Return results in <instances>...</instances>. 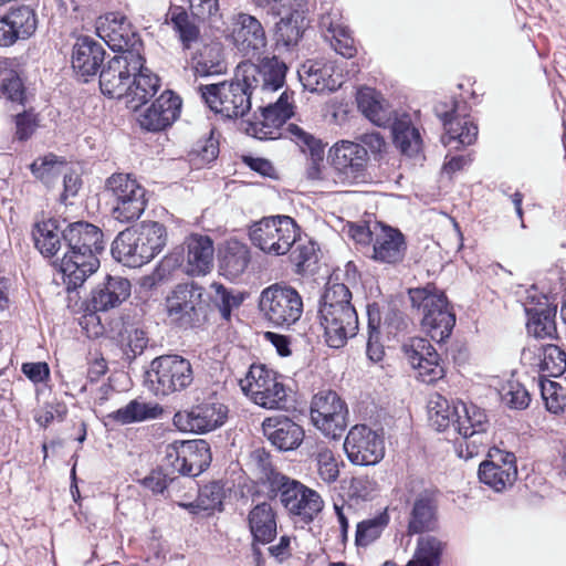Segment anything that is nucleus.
Instances as JSON below:
<instances>
[{
	"label": "nucleus",
	"instance_id": "obj_1",
	"mask_svg": "<svg viewBox=\"0 0 566 566\" xmlns=\"http://www.w3.org/2000/svg\"><path fill=\"white\" fill-rule=\"evenodd\" d=\"M286 65L276 57L260 64L240 63L234 77L218 84L200 85L198 91L207 106L224 118L243 117L251 108L252 95L275 92L283 86Z\"/></svg>",
	"mask_w": 566,
	"mask_h": 566
},
{
	"label": "nucleus",
	"instance_id": "obj_2",
	"mask_svg": "<svg viewBox=\"0 0 566 566\" xmlns=\"http://www.w3.org/2000/svg\"><path fill=\"white\" fill-rule=\"evenodd\" d=\"M350 301L352 293L343 283H328L322 295L318 318L332 348L345 346L357 334L358 316Z\"/></svg>",
	"mask_w": 566,
	"mask_h": 566
},
{
	"label": "nucleus",
	"instance_id": "obj_3",
	"mask_svg": "<svg viewBox=\"0 0 566 566\" xmlns=\"http://www.w3.org/2000/svg\"><path fill=\"white\" fill-rule=\"evenodd\" d=\"M167 243V231L157 221L142 222L137 227L123 230L112 245L113 256L130 268L150 262Z\"/></svg>",
	"mask_w": 566,
	"mask_h": 566
},
{
	"label": "nucleus",
	"instance_id": "obj_4",
	"mask_svg": "<svg viewBox=\"0 0 566 566\" xmlns=\"http://www.w3.org/2000/svg\"><path fill=\"white\" fill-rule=\"evenodd\" d=\"M428 417L432 428L446 431L450 427L464 439L478 438L485 431L486 416L474 405L462 401L450 402L440 394H433L428 401Z\"/></svg>",
	"mask_w": 566,
	"mask_h": 566
},
{
	"label": "nucleus",
	"instance_id": "obj_5",
	"mask_svg": "<svg viewBox=\"0 0 566 566\" xmlns=\"http://www.w3.org/2000/svg\"><path fill=\"white\" fill-rule=\"evenodd\" d=\"M412 308L422 316V329L436 342L448 338L455 324V315L449 307L444 293L434 285L410 289Z\"/></svg>",
	"mask_w": 566,
	"mask_h": 566
},
{
	"label": "nucleus",
	"instance_id": "obj_6",
	"mask_svg": "<svg viewBox=\"0 0 566 566\" xmlns=\"http://www.w3.org/2000/svg\"><path fill=\"white\" fill-rule=\"evenodd\" d=\"M191 363L179 355H161L151 360L146 371L148 389L157 397L181 392L193 382Z\"/></svg>",
	"mask_w": 566,
	"mask_h": 566
},
{
	"label": "nucleus",
	"instance_id": "obj_7",
	"mask_svg": "<svg viewBox=\"0 0 566 566\" xmlns=\"http://www.w3.org/2000/svg\"><path fill=\"white\" fill-rule=\"evenodd\" d=\"M105 192L112 199L113 218L123 223L139 219L147 206L145 188L128 174L108 177Z\"/></svg>",
	"mask_w": 566,
	"mask_h": 566
},
{
	"label": "nucleus",
	"instance_id": "obj_8",
	"mask_svg": "<svg viewBox=\"0 0 566 566\" xmlns=\"http://www.w3.org/2000/svg\"><path fill=\"white\" fill-rule=\"evenodd\" d=\"M250 240L266 254L284 255L300 237V228L289 216L263 218L250 228Z\"/></svg>",
	"mask_w": 566,
	"mask_h": 566
},
{
	"label": "nucleus",
	"instance_id": "obj_9",
	"mask_svg": "<svg viewBox=\"0 0 566 566\" xmlns=\"http://www.w3.org/2000/svg\"><path fill=\"white\" fill-rule=\"evenodd\" d=\"M243 394L265 409H283L287 402V389L281 377L264 365H251L239 380Z\"/></svg>",
	"mask_w": 566,
	"mask_h": 566
},
{
	"label": "nucleus",
	"instance_id": "obj_10",
	"mask_svg": "<svg viewBox=\"0 0 566 566\" xmlns=\"http://www.w3.org/2000/svg\"><path fill=\"white\" fill-rule=\"evenodd\" d=\"M259 306L264 318L274 327L289 328L303 314L302 296L295 289L283 284L264 289Z\"/></svg>",
	"mask_w": 566,
	"mask_h": 566
},
{
	"label": "nucleus",
	"instance_id": "obj_11",
	"mask_svg": "<svg viewBox=\"0 0 566 566\" xmlns=\"http://www.w3.org/2000/svg\"><path fill=\"white\" fill-rule=\"evenodd\" d=\"M515 295L527 316L528 334L542 339L556 337L557 305L551 303L548 296L539 292L535 285L530 287L520 285Z\"/></svg>",
	"mask_w": 566,
	"mask_h": 566
},
{
	"label": "nucleus",
	"instance_id": "obj_12",
	"mask_svg": "<svg viewBox=\"0 0 566 566\" xmlns=\"http://www.w3.org/2000/svg\"><path fill=\"white\" fill-rule=\"evenodd\" d=\"M277 486L282 505L296 522L308 524L322 512V496L302 482L281 475L277 479Z\"/></svg>",
	"mask_w": 566,
	"mask_h": 566
},
{
	"label": "nucleus",
	"instance_id": "obj_13",
	"mask_svg": "<svg viewBox=\"0 0 566 566\" xmlns=\"http://www.w3.org/2000/svg\"><path fill=\"white\" fill-rule=\"evenodd\" d=\"M142 67L139 51H128L115 55L102 69L99 74L101 92L111 98H124L127 102L130 77Z\"/></svg>",
	"mask_w": 566,
	"mask_h": 566
},
{
	"label": "nucleus",
	"instance_id": "obj_14",
	"mask_svg": "<svg viewBox=\"0 0 566 566\" xmlns=\"http://www.w3.org/2000/svg\"><path fill=\"white\" fill-rule=\"evenodd\" d=\"M328 159L332 165L333 182L347 186L364 178L368 153L357 143L342 140L329 149Z\"/></svg>",
	"mask_w": 566,
	"mask_h": 566
},
{
	"label": "nucleus",
	"instance_id": "obj_15",
	"mask_svg": "<svg viewBox=\"0 0 566 566\" xmlns=\"http://www.w3.org/2000/svg\"><path fill=\"white\" fill-rule=\"evenodd\" d=\"M348 409L345 401L333 390L317 392L311 403L313 424L326 437L339 438L347 427Z\"/></svg>",
	"mask_w": 566,
	"mask_h": 566
},
{
	"label": "nucleus",
	"instance_id": "obj_16",
	"mask_svg": "<svg viewBox=\"0 0 566 566\" xmlns=\"http://www.w3.org/2000/svg\"><path fill=\"white\" fill-rule=\"evenodd\" d=\"M203 287L195 282L177 284L166 297V314L171 324L188 328L199 321Z\"/></svg>",
	"mask_w": 566,
	"mask_h": 566
},
{
	"label": "nucleus",
	"instance_id": "obj_17",
	"mask_svg": "<svg viewBox=\"0 0 566 566\" xmlns=\"http://www.w3.org/2000/svg\"><path fill=\"white\" fill-rule=\"evenodd\" d=\"M210 447L205 440L174 441L166 448V460L176 472L197 476L211 462Z\"/></svg>",
	"mask_w": 566,
	"mask_h": 566
},
{
	"label": "nucleus",
	"instance_id": "obj_18",
	"mask_svg": "<svg viewBox=\"0 0 566 566\" xmlns=\"http://www.w3.org/2000/svg\"><path fill=\"white\" fill-rule=\"evenodd\" d=\"M227 418L226 405L216 400H206L190 410L176 412L172 422L181 431L206 433L223 426Z\"/></svg>",
	"mask_w": 566,
	"mask_h": 566
},
{
	"label": "nucleus",
	"instance_id": "obj_19",
	"mask_svg": "<svg viewBox=\"0 0 566 566\" xmlns=\"http://www.w3.org/2000/svg\"><path fill=\"white\" fill-rule=\"evenodd\" d=\"M344 450L356 465H374L385 455L384 439L365 424L354 426L346 436Z\"/></svg>",
	"mask_w": 566,
	"mask_h": 566
},
{
	"label": "nucleus",
	"instance_id": "obj_20",
	"mask_svg": "<svg viewBox=\"0 0 566 566\" xmlns=\"http://www.w3.org/2000/svg\"><path fill=\"white\" fill-rule=\"evenodd\" d=\"M96 34L113 50L120 53L139 51L142 42L129 20L119 12L97 18Z\"/></svg>",
	"mask_w": 566,
	"mask_h": 566
},
{
	"label": "nucleus",
	"instance_id": "obj_21",
	"mask_svg": "<svg viewBox=\"0 0 566 566\" xmlns=\"http://www.w3.org/2000/svg\"><path fill=\"white\" fill-rule=\"evenodd\" d=\"M293 95L284 91L274 104L263 107L260 117L248 123L247 134L261 140L281 137V127L293 115Z\"/></svg>",
	"mask_w": 566,
	"mask_h": 566
},
{
	"label": "nucleus",
	"instance_id": "obj_22",
	"mask_svg": "<svg viewBox=\"0 0 566 566\" xmlns=\"http://www.w3.org/2000/svg\"><path fill=\"white\" fill-rule=\"evenodd\" d=\"M402 352L421 381L431 384L443 377L444 369L440 356L426 338H410L402 345Z\"/></svg>",
	"mask_w": 566,
	"mask_h": 566
},
{
	"label": "nucleus",
	"instance_id": "obj_23",
	"mask_svg": "<svg viewBox=\"0 0 566 566\" xmlns=\"http://www.w3.org/2000/svg\"><path fill=\"white\" fill-rule=\"evenodd\" d=\"M232 39L237 49L245 56L260 59L266 52L265 30L251 14L240 12L234 15Z\"/></svg>",
	"mask_w": 566,
	"mask_h": 566
},
{
	"label": "nucleus",
	"instance_id": "obj_24",
	"mask_svg": "<svg viewBox=\"0 0 566 566\" xmlns=\"http://www.w3.org/2000/svg\"><path fill=\"white\" fill-rule=\"evenodd\" d=\"M180 109L181 98L167 90L150 106L139 112L137 120L143 129L159 132L179 117Z\"/></svg>",
	"mask_w": 566,
	"mask_h": 566
},
{
	"label": "nucleus",
	"instance_id": "obj_25",
	"mask_svg": "<svg viewBox=\"0 0 566 566\" xmlns=\"http://www.w3.org/2000/svg\"><path fill=\"white\" fill-rule=\"evenodd\" d=\"M405 235L392 227L380 222L374 223V242L370 258L382 264L400 263L406 254Z\"/></svg>",
	"mask_w": 566,
	"mask_h": 566
},
{
	"label": "nucleus",
	"instance_id": "obj_26",
	"mask_svg": "<svg viewBox=\"0 0 566 566\" xmlns=\"http://www.w3.org/2000/svg\"><path fill=\"white\" fill-rule=\"evenodd\" d=\"M298 77L304 88L316 93L334 92L343 84L335 64L326 60L306 61L298 70Z\"/></svg>",
	"mask_w": 566,
	"mask_h": 566
},
{
	"label": "nucleus",
	"instance_id": "obj_27",
	"mask_svg": "<svg viewBox=\"0 0 566 566\" xmlns=\"http://www.w3.org/2000/svg\"><path fill=\"white\" fill-rule=\"evenodd\" d=\"M60 271L67 290H76L97 271L99 260L97 254L65 249L60 262Z\"/></svg>",
	"mask_w": 566,
	"mask_h": 566
},
{
	"label": "nucleus",
	"instance_id": "obj_28",
	"mask_svg": "<svg viewBox=\"0 0 566 566\" xmlns=\"http://www.w3.org/2000/svg\"><path fill=\"white\" fill-rule=\"evenodd\" d=\"M454 117L446 120V133L441 137L442 144L450 149L472 145L478 137V126L467 113V104H452Z\"/></svg>",
	"mask_w": 566,
	"mask_h": 566
},
{
	"label": "nucleus",
	"instance_id": "obj_29",
	"mask_svg": "<svg viewBox=\"0 0 566 566\" xmlns=\"http://www.w3.org/2000/svg\"><path fill=\"white\" fill-rule=\"evenodd\" d=\"M262 430L269 441L281 451L297 449L305 436L300 424L284 416L265 418Z\"/></svg>",
	"mask_w": 566,
	"mask_h": 566
},
{
	"label": "nucleus",
	"instance_id": "obj_30",
	"mask_svg": "<svg viewBox=\"0 0 566 566\" xmlns=\"http://www.w3.org/2000/svg\"><path fill=\"white\" fill-rule=\"evenodd\" d=\"M185 273L191 276H199L206 275L211 271L214 247L210 237L198 233L190 234L185 240Z\"/></svg>",
	"mask_w": 566,
	"mask_h": 566
},
{
	"label": "nucleus",
	"instance_id": "obj_31",
	"mask_svg": "<svg viewBox=\"0 0 566 566\" xmlns=\"http://www.w3.org/2000/svg\"><path fill=\"white\" fill-rule=\"evenodd\" d=\"M103 46L90 36H81L73 46L72 67L75 73L88 82L94 76L104 61Z\"/></svg>",
	"mask_w": 566,
	"mask_h": 566
},
{
	"label": "nucleus",
	"instance_id": "obj_32",
	"mask_svg": "<svg viewBox=\"0 0 566 566\" xmlns=\"http://www.w3.org/2000/svg\"><path fill=\"white\" fill-rule=\"evenodd\" d=\"M64 249L98 254L104 250L103 232L88 222H74L63 230Z\"/></svg>",
	"mask_w": 566,
	"mask_h": 566
},
{
	"label": "nucleus",
	"instance_id": "obj_33",
	"mask_svg": "<svg viewBox=\"0 0 566 566\" xmlns=\"http://www.w3.org/2000/svg\"><path fill=\"white\" fill-rule=\"evenodd\" d=\"M130 295V282L122 276H107L106 282L93 291L91 304L94 312H105L118 306Z\"/></svg>",
	"mask_w": 566,
	"mask_h": 566
},
{
	"label": "nucleus",
	"instance_id": "obj_34",
	"mask_svg": "<svg viewBox=\"0 0 566 566\" xmlns=\"http://www.w3.org/2000/svg\"><path fill=\"white\" fill-rule=\"evenodd\" d=\"M248 525L253 537V545L268 544L276 535V515L268 502L256 504L248 515Z\"/></svg>",
	"mask_w": 566,
	"mask_h": 566
},
{
	"label": "nucleus",
	"instance_id": "obj_35",
	"mask_svg": "<svg viewBox=\"0 0 566 566\" xmlns=\"http://www.w3.org/2000/svg\"><path fill=\"white\" fill-rule=\"evenodd\" d=\"M437 526V504L433 493L426 490L415 500L408 524V532L420 534Z\"/></svg>",
	"mask_w": 566,
	"mask_h": 566
},
{
	"label": "nucleus",
	"instance_id": "obj_36",
	"mask_svg": "<svg viewBox=\"0 0 566 566\" xmlns=\"http://www.w3.org/2000/svg\"><path fill=\"white\" fill-rule=\"evenodd\" d=\"M130 90L127 97V106L137 111L142 105L146 104L159 88V78L148 67L144 66V57L142 56V67L134 72L130 77Z\"/></svg>",
	"mask_w": 566,
	"mask_h": 566
},
{
	"label": "nucleus",
	"instance_id": "obj_37",
	"mask_svg": "<svg viewBox=\"0 0 566 566\" xmlns=\"http://www.w3.org/2000/svg\"><path fill=\"white\" fill-rule=\"evenodd\" d=\"M32 237L35 248L45 258L56 255L63 248V230L56 219H46L34 224Z\"/></svg>",
	"mask_w": 566,
	"mask_h": 566
},
{
	"label": "nucleus",
	"instance_id": "obj_38",
	"mask_svg": "<svg viewBox=\"0 0 566 566\" xmlns=\"http://www.w3.org/2000/svg\"><path fill=\"white\" fill-rule=\"evenodd\" d=\"M165 24L171 25L184 50H190L198 43L199 28L184 7L170 6Z\"/></svg>",
	"mask_w": 566,
	"mask_h": 566
},
{
	"label": "nucleus",
	"instance_id": "obj_39",
	"mask_svg": "<svg viewBox=\"0 0 566 566\" xmlns=\"http://www.w3.org/2000/svg\"><path fill=\"white\" fill-rule=\"evenodd\" d=\"M163 407L156 402L133 399L124 407L109 412L107 418L119 424H130L157 419L163 415Z\"/></svg>",
	"mask_w": 566,
	"mask_h": 566
},
{
	"label": "nucleus",
	"instance_id": "obj_40",
	"mask_svg": "<svg viewBox=\"0 0 566 566\" xmlns=\"http://www.w3.org/2000/svg\"><path fill=\"white\" fill-rule=\"evenodd\" d=\"M251 261L250 249L238 240L227 241L220 259V270L230 280H235L247 270Z\"/></svg>",
	"mask_w": 566,
	"mask_h": 566
},
{
	"label": "nucleus",
	"instance_id": "obj_41",
	"mask_svg": "<svg viewBox=\"0 0 566 566\" xmlns=\"http://www.w3.org/2000/svg\"><path fill=\"white\" fill-rule=\"evenodd\" d=\"M357 104L361 113L375 125L385 127L391 123V112L381 95L374 88L359 90Z\"/></svg>",
	"mask_w": 566,
	"mask_h": 566
},
{
	"label": "nucleus",
	"instance_id": "obj_42",
	"mask_svg": "<svg viewBox=\"0 0 566 566\" xmlns=\"http://www.w3.org/2000/svg\"><path fill=\"white\" fill-rule=\"evenodd\" d=\"M191 67L197 76H209L226 72L219 44L203 45L191 59Z\"/></svg>",
	"mask_w": 566,
	"mask_h": 566
},
{
	"label": "nucleus",
	"instance_id": "obj_43",
	"mask_svg": "<svg viewBox=\"0 0 566 566\" xmlns=\"http://www.w3.org/2000/svg\"><path fill=\"white\" fill-rule=\"evenodd\" d=\"M394 142L400 150L408 155H417L421 150V137L416 127L411 125L408 116L395 119L392 123Z\"/></svg>",
	"mask_w": 566,
	"mask_h": 566
},
{
	"label": "nucleus",
	"instance_id": "obj_44",
	"mask_svg": "<svg viewBox=\"0 0 566 566\" xmlns=\"http://www.w3.org/2000/svg\"><path fill=\"white\" fill-rule=\"evenodd\" d=\"M305 14L301 13L298 18L281 17L275 24V41L279 48L283 46L289 50L298 43L306 29Z\"/></svg>",
	"mask_w": 566,
	"mask_h": 566
},
{
	"label": "nucleus",
	"instance_id": "obj_45",
	"mask_svg": "<svg viewBox=\"0 0 566 566\" xmlns=\"http://www.w3.org/2000/svg\"><path fill=\"white\" fill-rule=\"evenodd\" d=\"M444 544L434 536H421L406 566H439Z\"/></svg>",
	"mask_w": 566,
	"mask_h": 566
},
{
	"label": "nucleus",
	"instance_id": "obj_46",
	"mask_svg": "<svg viewBox=\"0 0 566 566\" xmlns=\"http://www.w3.org/2000/svg\"><path fill=\"white\" fill-rule=\"evenodd\" d=\"M15 33V40H25L36 30L38 20L34 11L28 6L11 7L6 13Z\"/></svg>",
	"mask_w": 566,
	"mask_h": 566
},
{
	"label": "nucleus",
	"instance_id": "obj_47",
	"mask_svg": "<svg viewBox=\"0 0 566 566\" xmlns=\"http://www.w3.org/2000/svg\"><path fill=\"white\" fill-rule=\"evenodd\" d=\"M389 523L387 511H382L374 517L367 518L358 523L356 530V544L367 546L376 541Z\"/></svg>",
	"mask_w": 566,
	"mask_h": 566
},
{
	"label": "nucleus",
	"instance_id": "obj_48",
	"mask_svg": "<svg viewBox=\"0 0 566 566\" xmlns=\"http://www.w3.org/2000/svg\"><path fill=\"white\" fill-rule=\"evenodd\" d=\"M500 394L502 403L512 410H525L531 403V395L518 380L510 379L502 386Z\"/></svg>",
	"mask_w": 566,
	"mask_h": 566
},
{
	"label": "nucleus",
	"instance_id": "obj_49",
	"mask_svg": "<svg viewBox=\"0 0 566 566\" xmlns=\"http://www.w3.org/2000/svg\"><path fill=\"white\" fill-rule=\"evenodd\" d=\"M538 367L551 377H559L566 370V353L557 345L542 347Z\"/></svg>",
	"mask_w": 566,
	"mask_h": 566
},
{
	"label": "nucleus",
	"instance_id": "obj_50",
	"mask_svg": "<svg viewBox=\"0 0 566 566\" xmlns=\"http://www.w3.org/2000/svg\"><path fill=\"white\" fill-rule=\"evenodd\" d=\"M210 290L211 301L224 319H229L231 311L239 307L243 302V297L240 294H234L232 290L227 289L220 283L213 282L210 285Z\"/></svg>",
	"mask_w": 566,
	"mask_h": 566
},
{
	"label": "nucleus",
	"instance_id": "obj_51",
	"mask_svg": "<svg viewBox=\"0 0 566 566\" xmlns=\"http://www.w3.org/2000/svg\"><path fill=\"white\" fill-rule=\"evenodd\" d=\"M517 480L516 457L497 448V492L511 488Z\"/></svg>",
	"mask_w": 566,
	"mask_h": 566
},
{
	"label": "nucleus",
	"instance_id": "obj_52",
	"mask_svg": "<svg viewBox=\"0 0 566 566\" xmlns=\"http://www.w3.org/2000/svg\"><path fill=\"white\" fill-rule=\"evenodd\" d=\"M32 174L49 184L52 179L59 175H63L66 169V164L57 159L55 155H48L43 158H39L31 164Z\"/></svg>",
	"mask_w": 566,
	"mask_h": 566
},
{
	"label": "nucleus",
	"instance_id": "obj_53",
	"mask_svg": "<svg viewBox=\"0 0 566 566\" xmlns=\"http://www.w3.org/2000/svg\"><path fill=\"white\" fill-rule=\"evenodd\" d=\"M316 461L319 476L327 483L336 481L339 470L333 451L325 446L319 447Z\"/></svg>",
	"mask_w": 566,
	"mask_h": 566
},
{
	"label": "nucleus",
	"instance_id": "obj_54",
	"mask_svg": "<svg viewBox=\"0 0 566 566\" xmlns=\"http://www.w3.org/2000/svg\"><path fill=\"white\" fill-rule=\"evenodd\" d=\"M1 93L7 99L22 104L25 97V90L21 77L17 72L10 70L2 74Z\"/></svg>",
	"mask_w": 566,
	"mask_h": 566
},
{
	"label": "nucleus",
	"instance_id": "obj_55",
	"mask_svg": "<svg viewBox=\"0 0 566 566\" xmlns=\"http://www.w3.org/2000/svg\"><path fill=\"white\" fill-rule=\"evenodd\" d=\"M368 322V340H367V356L374 361L378 363L385 355L384 346L380 344V331L379 326L375 324V319L371 317L370 311Z\"/></svg>",
	"mask_w": 566,
	"mask_h": 566
},
{
	"label": "nucleus",
	"instance_id": "obj_56",
	"mask_svg": "<svg viewBox=\"0 0 566 566\" xmlns=\"http://www.w3.org/2000/svg\"><path fill=\"white\" fill-rule=\"evenodd\" d=\"M270 12L279 17L298 18L301 13L307 12V2L306 0H274Z\"/></svg>",
	"mask_w": 566,
	"mask_h": 566
},
{
	"label": "nucleus",
	"instance_id": "obj_57",
	"mask_svg": "<svg viewBox=\"0 0 566 566\" xmlns=\"http://www.w3.org/2000/svg\"><path fill=\"white\" fill-rule=\"evenodd\" d=\"M287 129L294 137V140L297 144L307 147L313 156L319 155L323 151L321 140L305 132L303 128L298 127L297 125L290 124Z\"/></svg>",
	"mask_w": 566,
	"mask_h": 566
},
{
	"label": "nucleus",
	"instance_id": "obj_58",
	"mask_svg": "<svg viewBox=\"0 0 566 566\" xmlns=\"http://www.w3.org/2000/svg\"><path fill=\"white\" fill-rule=\"evenodd\" d=\"M327 41L331 42L332 48L344 57H352L355 54L354 40L352 39L349 31L345 27L342 33H337V36L325 34Z\"/></svg>",
	"mask_w": 566,
	"mask_h": 566
},
{
	"label": "nucleus",
	"instance_id": "obj_59",
	"mask_svg": "<svg viewBox=\"0 0 566 566\" xmlns=\"http://www.w3.org/2000/svg\"><path fill=\"white\" fill-rule=\"evenodd\" d=\"M200 505L205 510H221L222 489L219 484L213 483L205 486L199 493Z\"/></svg>",
	"mask_w": 566,
	"mask_h": 566
},
{
	"label": "nucleus",
	"instance_id": "obj_60",
	"mask_svg": "<svg viewBox=\"0 0 566 566\" xmlns=\"http://www.w3.org/2000/svg\"><path fill=\"white\" fill-rule=\"evenodd\" d=\"M319 27L324 35L327 34L333 38L337 36V33H342L345 28L342 23L340 12L337 9L323 12L319 19Z\"/></svg>",
	"mask_w": 566,
	"mask_h": 566
},
{
	"label": "nucleus",
	"instance_id": "obj_61",
	"mask_svg": "<svg viewBox=\"0 0 566 566\" xmlns=\"http://www.w3.org/2000/svg\"><path fill=\"white\" fill-rule=\"evenodd\" d=\"M36 128V117L31 112H24L15 116V135L20 140H27Z\"/></svg>",
	"mask_w": 566,
	"mask_h": 566
},
{
	"label": "nucleus",
	"instance_id": "obj_62",
	"mask_svg": "<svg viewBox=\"0 0 566 566\" xmlns=\"http://www.w3.org/2000/svg\"><path fill=\"white\" fill-rule=\"evenodd\" d=\"M66 413V407L62 403H48L39 410L34 419L39 426L48 427L55 417L62 418Z\"/></svg>",
	"mask_w": 566,
	"mask_h": 566
},
{
	"label": "nucleus",
	"instance_id": "obj_63",
	"mask_svg": "<svg viewBox=\"0 0 566 566\" xmlns=\"http://www.w3.org/2000/svg\"><path fill=\"white\" fill-rule=\"evenodd\" d=\"M192 15L199 19H207L219 10L218 0H189Z\"/></svg>",
	"mask_w": 566,
	"mask_h": 566
},
{
	"label": "nucleus",
	"instance_id": "obj_64",
	"mask_svg": "<svg viewBox=\"0 0 566 566\" xmlns=\"http://www.w3.org/2000/svg\"><path fill=\"white\" fill-rule=\"evenodd\" d=\"M23 374L33 382H41L49 377L50 370L45 363H25Z\"/></svg>",
	"mask_w": 566,
	"mask_h": 566
}]
</instances>
